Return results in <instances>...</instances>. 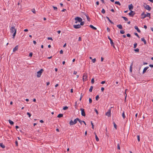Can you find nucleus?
Here are the masks:
<instances>
[{"instance_id": "1", "label": "nucleus", "mask_w": 153, "mask_h": 153, "mask_svg": "<svg viewBox=\"0 0 153 153\" xmlns=\"http://www.w3.org/2000/svg\"><path fill=\"white\" fill-rule=\"evenodd\" d=\"M10 32L11 33H13V38L14 39L16 33V29L15 28L14 26H12L10 28Z\"/></svg>"}, {"instance_id": "2", "label": "nucleus", "mask_w": 153, "mask_h": 153, "mask_svg": "<svg viewBox=\"0 0 153 153\" xmlns=\"http://www.w3.org/2000/svg\"><path fill=\"white\" fill-rule=\"evenodd\" d=\"M77 121H78L81 124H82V122H83V123H84V124L86 125V124L85 122V121H82L81 120H80V119H79V118H76V119H75L74 121H74V125L75 124H76L77 122Z\"/></svg>"}, {"instance_id": "3", "label": "nucleus", "mask_w": 153, "mask_h": 153, "mask_svg": "<svg viewBox=\"0 0 153 153\" xmlns=\"http://www.w3.org/2000/svg\"><path fill=\"white\" fill-rule=\"evenodd\" d=\"M141 16H142L141 19H144L146 17H149L150 18V14L149 13H147V14H146L143 12L141 14Z\"/></svg>"}, {"instance_id": "4", "label": "nucleus", "mask_w": 153, "mask_h": 153, "mask_svg": "<svg viewBox=\"0 0 153 153\" xmlns=\"http://www.w3.org/2000/svg\"><path fill=\"white\" fill-rule=\"evenodd\" d=\"M44 70L43 69H41L39 71L37 72V76L38 77H39L41 76L42 73L43 72Z\"/></svg>"}, {"instance_id": "5", "label": "nucleus", "mask_w": 153, "mask_h": 153, "mask_svg": "<svg viewBox=\"0 0 153 153\" xmlns=\"http://www.w3.org/2000/svg\"><path fill=\"white\" fill-rule=\"evenodd\" d=\"M74 19L76 21L75 22V23H77L78 22H80L82 21V19L81 18L79 17H75Z\"/></svg>"}, {"instance_id": "6", "label": "nucleus", "mask_w": 153, "mask_h": 153, "mask_svg": "<svg viewBox=\"0 0 153 153\" xmlns=\"http://www.w3.org/2000/svg\"><path fill=\"white\" fill-rule=\"evenodd\" d=\"M108 39L110 40V43L111 45L114 48H115L114 45V43L113 42V40L109 36H108Z\"/></svg>"}, {"instance_id": "7", "label": "nucleus", "mask_w": 153, "mask_h": 153, "mask_svg": "<svg viewBox=\"0 0 153 153\" xmlns=\"http://www.w3.org/2000/svg\"><path fill=\"white\" fill-rule=\"evenodd\" d=\"M111 109H109L108 111L106 113L105 115H106L108 116V117H110L111 116Z\"/></svg>"}, {"instance_id": "8", "label": "nucleus", "mask_w": 153, "mask_h": 153, "mask_svg": "<svg viewBox=\"0 0 153 153\" xmlns=\"http://www.w3.org/2000/svg\"><path fill=\"white\" fill-rule=\"evenodd\" d=\"M80 110L81 111V115L82 116H85V112L84 109L82 108H81Z\"/></svg>"}, {"instance_id": "9", "label": "nucleus", "mask_w": 153, "mask_h": 153, "mask_svg": "<svg viewBox=\"0 0 153 153\" xmlns=\"http://www.w3.org/2000/svg\"><path fill=\"white\" fill-rule=\"evenodd\" d=\"M135 14V13L134 12L131 10L130 12L128 13V15L131 16L133 17Z\"/></svg>"}, {"instance_id": "10", "label": "nucleus", "mask_w": 153, "mask_h": 153, "mask_svg": "<svg viewBox=\"0 0 153 153\" xmlns=\"http://www.w3.org/2000/svg\"><path fill=\"white\" fill-rule=\"evenodd\" d=\"M74 27L76 29H78L81 27L80 25H73Z\"/></svg>"}, {"instance_id": "11", "label": "nucleus", "mask_w": 153, "mask_h": 153, "mask_svg": "<svg viewBox=\"0 0 153 153\" xmlns=\"http://www.w3.org/2000/svg\"><path fill=\"white\" fill-rule=\"evenodd\" d=\"M145 7L146 9L148 10L149 11L151 9V7L148 5H146Z\"/></svg>"}, {"instance_id": "12", "label": "nucleus", "mask_w": 153, "mask_h": 153, "mask_svg": "<svg viewBox=\"0 0 153 153\" xmlns=\"http://www.w3.org/2000/svg\"><path fill=\"white\" fill-rule=\"evenodd\" d=\"M87 74L84 73L83 76V78H85V81L87 80L88 76Z\"/></svg>"}, {"instance_id": "13", "label": "nucleus", "mask_w": 153, "mask_h": 153, "mask_svg": "<svg viewBox=\"0 0 153 153\" xmlns=\"http://www.w3.org/2000/svg\"><path fill=\"white\" fill-rule=\"evenodd\" d=\"M133 8V6L132 4L128 5V9L129 10H131Z\"/></svg>"}, {"instance_id": "14", "label": "nucleus", "mask_w": 153, "mask_h": 153, "mask_svg": "<svg viewBox=\"0 0 153 153\" xmlns=\"http://www.w3.org/2000/svg\"><path fill=\"white\" fill-rule=\"evenodd\" d=\"M18 48V45L16 46L15 47L13 48V51L14 52H16Z\"/></svg>"}, {"instance_id": "15", "label": "nucleus", "mask_w": 153, "mask_h": 153, "mask_svg": "<svg viewBox=\"0 0 153 153\" xmlns=\"http://www.w3.org/2000/svg\"><path fill=\"white\" fill-rule=\"evenodd\" d=\"M149 68V67H146L144 68L143 69V74H144L146 72V71L147 69Z\"/></svg>"}, {"instance_id": "16", "label": "nucleus", "mask_w": 153, "mask_h": 153, "mask_svg": "<svg viewBox=\"0 0 153 153\" xmlns=\"http://www.w3.org/2000/svg\"><path fill=\"white\" fill-rule=\"evenodd\" d=\"M133 65V62H132L131 63V64L130 66V72H132V65Z\"/></svg>"}, {"instance_id": "17", "label": "nucleus", "mask_w": 153, "mask_h": 153, "mask_svg": "<svg viewBox=\"0 0 153 153\" xmlns=\"http://www.w3.org/2000/svg\"><path fill=\"white\" fill-rule=\"evenodd\" d=\"M134 28L137 30V31L138 33H140L141 32L140 30V29L138 28V27L137 26H134Z\"/></svg>"}, {"instance_id": "18", "label": "nucleus", "mask_w": 153, "mask_h": 153, "mask_svg": "<svg viewBox=\"0 0 153 153\" xmlns=\"http://www.w3.org/2000/svg\"><path fill=\"white\" fill-rule=\"evenodd\" d=\"M89 27L94 30H97V28L96 27H94L93 25H90Z\"/></svg>"}, {"instance_id": "19", "label": "nucleus", "mask_w": 153, "mask_h": 153, "mask_svg": "<svg viewBox=\"0 0 153 153\" xmlns=\"http://www.w3.org/2000/svg\"><path fill=\"white\" fill-rule=\"evenodd\" d=\"M117 26L118 28L119 29H123L122 26L120 24L117 25Z\"/></svg>"}, {"instance_id": "20", "label": "nucleus", "mask_w": 153, "mask_h": 153, "mask_svg": "<svg viewBox=\"0 0 153 153\" xmlns=\"http://www.w3.org/2000/svg\"><path fill=\"white\" fill-rule=\"evenodd\" d=\"M141 41L144 42V44H146L147 43L146 40L144 38H142L141 39Z\"/></svg>"}, {"instance_id": "21", "label": "nucleus", "mask_w": 153, "mask_h": 153, "mask_svg": "<svg viewBox=\"0 0 153 153\" xmlns=\"http://www.w3.org/2000/svg\"><path fill=\"white\" fill-rule=\"evenodd\" d=\"M69 124L70 126H72L74 125V121L72 120H71L69 123Z\"/></svg>"}, {"instance_id": "22", "label": "nucleus", "mask_w": 153, "mask_h": 153, "mask_svg": "<svg viewBox=\"0 0 153 153\" xmlns=\"http://www.w3.org/2000/svg\"><path fill=\"white\" fill-rule=\"evenodd\" d=\"M106 17L108 19V21L110 23H111V24H114L113 22L111 20H110V19H109V18L107 16H106Z\"/></svg>"}, {"instance_id": "23", "label": "nucleus", "mask_w": 153, "mask_h": 153, "mask_svg": "<svg viewBox=\"0 0 153 153\" xmlns=\"http://www.w3.org/2000/svg\"><path fill=\"white\" fill-rule=\"evenodd\" d=\"M0 146L2 148H5V146L2 143H0Z\"/></svg>"}, {"instance_id": "24", "label": "nucleus", "mask_w": 153, "mask_h": 153, "mask_svg": "<svg viewBox=\"0 0 153 153\" xmlns=\"http://www.w3.org/2000/svg\"><path fill=\"white\" fill-rule=\"evenodd\" d=\"M8 121L11 125H13L14 124V122L10 120H9Z\"/></svg>"}, {"instance_id": "25", "label": "nucleus", "mask_w": 153, "mask_h": 153, "mask_svg": "<svg viewBox=\"0 0 153 153\" xmlns=\"http://www.w3.org/2000/svg\"><path fill=\"white\" fill-rule=\"evenodd\" d=\"M63 116V114H59L57 117H59V118H60V117H62Z\"/></svg>"}, {"instance_id": "26", "label": "nucleus", "mask_w": 153, "mask_h": 153, "mask_svg": "<svg viewBox=\"0 0 153 153\" xmlns=\"http://www.w3.org/2000/svg\"><path fill=\"white\" fill-rule=\"evenodd\" d=\"M122 17L125 21H128V19L125 16H122Z\"/></svg>"}, {"instance_id": "27", "label": "nucleus", "mask_w": 153, "mask_h": 153, "mask_svg": "<svg viewBox=\"0 0 153 153\" xmlns=\"http://www.w3.org/2000/svg\"><path fill=\"white\" fill-rule=\"evenodd\" d=\"M115 4H116L119 5H120L121 4L120 2L119 1H116L115 2Z\"/></svg>"}, {"instance_id": "28", "label": "nucleus", "mask_w": 153, "mask_h": 153, "mask_svg": "<svg viewBox=\"0 0 153 153\" xmlns=\"http://www.w3.org/2000/svg\"><path fill=\"white\" fill-rule=\"evenodd\" d=\"M93 86H91L89 89V91L90 92H91L92 91V89H93Z\"/></svg>"}, {"instance_id": "29", "label": "nucleus", "mask_w": 153, "mask_h": 153, "mask_svg": "<svg viewBox=\"0 0 153 153\" xmlns=\"http://www.w3.org/2000/svg\"><path fill=\"white\" fill-rule=\"evenodd\" d=\"M95 138H96V140L97 141H99V139L95 133Z\"/></svg>"}, {"instance_id": "30", "label": "nucleus", "mask_w": 153, "mask_h": 153, "mask_svg": "<svg viewBox=\"0 0 153 153\" xmlns=\"http://www.w3.org/2000/svg\"><path fill=\"white\" fill-rule=\"evenodd\" d=\"M113 124H114V127L116 129H117V125L115 124V123L114 122H113Z\"/></svg>"}, {"instance_id": "31", "label": "nucleus", "mask_w": 153, "mask_h": 153, "mask_svg": "<svg viewBox=\"0 0 153 153\" xmlns=\"http://www.w3.org/2000/svg\"><path fill=\"white\" fill-rule=\"evenodd\" d=\"M86 17L87 18L88 21L89 22H90V19L88 16V15H86Z\"/></svg>"}, {"instance_id": "32", "label": "nucleus", "mask_w": 153, "mask_h": 153, "mask_svg": "<svg viewBox=\"0 0 153 153\" xmlns=\"http://www.w3.org/2000/svg\"><path fill=\"white\" fill-rule=\"evenodd\" d=\"M122 116L123 119H124L125 118V116L124 111H123L122 113Z\"/></svg>"}, {"instance_id": "33", "label": "nucleus", "mask_w": 153, "mask_h": 153, "mask_svg": "<svg viewBox=\"0 0 153 153\" xmlns=\"http://www.w3.org/2000/svg\"><path fill=\"white\" fill-rule=\"evenodd\" d=\"M68 108V107L66 106L64 107L63 108V110H65L67 109Z\"/></svg>"}, {"instance_id": "34", "label": "nucleus", "mask_w": 153, "mask_h": 153, "mask_svg": "<svg viewBox=\"0 0 153 153\" xmlns=\"http://www.w3.org/2000/svg\"><path fill=\"white\" fill-rule=\"evenodd\" d=\"M134 50L135 52H138L139 51V49L137 48L134 49Z\"/></svg>"}, {"instance_id": "35", "label": "nucleus", "mask_w": 153, "mask_h": 153, "mask_svg": "<svg viewBox=\"0 0 153 153\" xmlns=\"http://www.w3.org/2000/svg\"><path fill=\"white\" fill-rule=\"evenodd\" d=\"M120 33L122 34H124L125 33V32L123 30H121L120 31Z\"/></svg>"}, {"instance_id": "36", "label": "nucleus", "mask_w": 153, "mask_h": 153, "mask_svg": "<svg viewBox=\"0 0 153 153\" xmlns=\"http://www.w3.org/2000/svg\"><path fill=\"white\" fill-rule=\"evenodd\" d=\"M99 95H97L96 97V98H95L96 100H99Z\"/></svg>"}, {"instance_id": "37", "label": "nucleus", "mask_w": 153, "mask_h": 153, "mask_svg": "<svg viewBox=\"0 0 153 153\" xmlns=\"http://www.w3.org/2000/svg\"><path fill=\"white\" fill-rule=\"evenodd\" d=\"M134 34L135 36H137L138 38H140L139 36L138 35V34L137 33H134Z\"/></svg>"}, {"instance_id": "38", "label": "nucleus", "mask_w": 153, "mask_h": 153, "mask_svg": "<svg viewBox=\"0 0 153 153\" xmlns=\"http://www.w3.org/2000/svg\"><path fill=\"white\" fill-rule=\"evenodd\" d=\"M101 12L103 14H104L105 13V10L103 8L102 9L101 11Z\"/></svg>"}, {"instance_id": "39", "label": "nucleus", "mask_w": 153, "mask_h": 153, "mask_svg": "<svg viewBox=\"0 0 153 153\" xmlns=\"http://www.w3.org/2000/svg\"><path fill=\"white\" fill-rule=\"evenodd\" d=\"M137 44L136 43H135L134 45V48H136V47H137Z\"/></svg>"}, {"instance_id": "40", "label": "nucleus", "mask_w": 153, "mask_h": 153, "mask_svg": "<svg viewBox=\"0 0 153 153\" xmlns=\"http://www.w3.org/2000/svg\"><path fill=\"white\" fill-rule=\"evenodd\" d=\"M91 125H92V129H94V125L92 121H91Z\"/></svg>"}, {"instance_id": "41", "label": "nucleus", "mask_w": 153, "mask_h": 153, "mask_svg": "<svg viewBox=\"0 0 153 153\" xmlns=\"http://www.w3.org/2000/svg\"><path fill=\"white\" fill-rule=\"evenodd\" d=\"M32 11L34 14L36 13L35 9H33L32 10Z\"/></svg>"}, {"instance_id": "42", "label": "nucleus", "mask_w": 153, "mask_h": 153, "mask_svg": "<svg viewBox=\"0 0 153 153\" xmlns=\"http://www.w3.org/2000/svg\"><path fill=\"white\" fill-rule=\"evenodd\" d=\"M80 22V26L81 25H84V22Z\"/></svg>"}, {"instance_id": "43", "label": "nucleus", "mask_w": 153, "mask_h": 153, "mask_svg": "<svg viewBox=\"0 0 153 153\" xmlns=\"http://www.w3.org/2000/svg\"><path fill=\"white\" fill-rule=\"evenodd\" d=\"M92 60L93 62L94 63L96 61V59L95 58L92 59Z\"/></svg>"}, {"instance_id": "44", "label": "nucleus", "mask_w": 153, "mask_h": 153, "mask_svg": "<svg viewBox=\"0 0 153 153\" xmlns=\"http://www.w3.org/2000/svg\"><path fill=\"white\" fill-rule=\"evenodd\" d=\"M91 82L92 84H93L94 83V78H92L91 80Z\"/></svg>"}, {"instance_id": "45", "label": "nucleus", "mask_w": 153, "mask_h": 153, "mask_svg": "<svg viewBox=\"0 0 153 153\" xmlns=\"http://www.w3.org/2000/svg\"><path fill=\"white\" fill-rule=\"evenodd\" d=\"M33 53H32V52H30V53H29V56L30 57H32V55H33Z\"/></svg>"}, {"instance_id": "46", "label": "nucleus", "mask_w": 153, "mask_h": 153, "mask_svg": "<svg viewBox=\"0 0 153 153\" xmlns=\"http://www.w3.org/2000/svg\"><path fill=\"white\" fill-rule=\"evenodd\" d=\"M89 102L90 103H91L92 102V100L91 98H89Z\"/></svg>"}, {"instance_id": "47", "label": "nucleus", "mask_w": 153, "mask_h": 153, "mask_svg": "<svg viewBox=\"0 0 153 153\" xmlns=\"http://www.w3.org/2000/svg\"><path fill=\"white\" fill-rule=\"evenodd\" d=\"M54 10H57V8L56 7H54V6H53Z\"/></svg>"}, {"instance_id": "48", "label": "nucleus", "mask_w": 153, "mask_h": 153, "mask_svg": "<svg viewBox=\"0 0 153 153\" xmlns=\"http://www.w3.org/2000/svg\"><path fill=\"white\" fill-rule=\"evenodd\" d=\"M137 138L138 141L139 142L140 141V137L139 135H137Z\"/></svg>"}, {"instance_id": "49", "label": "nucleus", "mask_w": 153, "mask_h": 153, "mask_svg": "<svg viewBox=\"0 0 153 153\" xmlns=\"http://www.w3.org/2000/svg\"><path fill=\"white\" fill-rule=\"evenodd\" d=\"M27 114L28 116L29 117H30V116H31V114L30 113H29V112H27Z\"/></svg>"}, {"instance_id": "50", "label": "nucleus", "mask_w": 153, "mask_h": 153, "mask_svg": "<svg viewBox=\"0 0 153 153\" xmlns=\"http://www.w3.org/2000/svg\"><path fill=\"white\" fill-rule=\"evenodd\" d=\"M94 110L95 111L97 114H98V111L97 110V109H96V108H95Z\"/></svg>"}, {"instance_id": "51", "label": "nucleus", "mask_w": 153, "mask_h": 153, "mask_svg": "<svg viewBox=\"0 0 153 153\" xmlns=\"http://www.w3.org/2000/svg\"><path fill=\"white\" fill-rule=\"evenodd\" d=\"M117 149H118L120 150V145L119 144H118L117 145Z\"/></svg>"}, {"instance_id": "52", "label": "nucleus", "mask_w": 153, "mask_h": 153, "mask_svg": "<svg viewBox=\"0 0 153 153\" xmlns=\"http://www.w3.org/2000/svg\"><path fill=\"white\" fill-rule=\"evenodd\" d=\"M15 143H16V146H18V141L17 140H16L15 141Z\"/></svg>"}, {"instance_id": "53", "label": "nucleus", "mask_w": 153, "mask_h": 153, "mask_svg": "<svg viewBox=\"0 0 153 153\" xmlns=\"http://www.w3.org/2000/svg\"><path fill=\"white\" fill-rule=\"evenodd\" d=\"M126 36L128 37H131V35L129 33H128L126 34Z\"/></svg>"}, {"instance_id": "54", "label": "nucleus", "mask_w": 153, "mask_h": 153, "mask_svg": "<svg viewBox=\"0 0 153 153\" xmlns=\"http://www.w3.org/2000/svg\"><path fill=\"white\" fill-rule=\"evenodd\" d=\"M48 40H53V39H52V38L51 37H48Z\"/></svg>"}, {"instance_id": "55", "label": "nucleus", "mask_w": 153, "mask_h": 153, "mask_svg": "<svg viewBox=\"0 0 153 153\" xmlns=\"http://www.w3.org/2000/svg\"><path fill=\"white\" fill-rule=\"evenodd\" d=\"M59 52H60V54H62V53H63V51H62V50H61Z\"/></svg>"}, {"instance_id": "56", "label": "nucleus", "mask_w": 153, "mask_h": 153, "mask_svg": "<svg viewBox=\"0 0 153 153\" xmlns=\"http://www.w3.org/2000/svg\"><path fill=\"white\" fill-rule=\"evenodd\" d=\"M104 90V88L103 87H102L101 88V90L103 92V91Z\"/></svg>"}, {"instance_id": "57", "label": "nucleus", "mask_w": 153, "mask_h": 153, "mask_svg": "<svg viewBox=\"0 0 153 153\" xmlns=\"http://www.w3.org/2000/svg\"><path fill=\"white\" fill-rule=\"evenodd\" d=\"M105 83V81H102L101 82V84H104Z\"/></svg>"}, {"instance_id": "58", "label": "nucleus", "mask_w": 153, "mask_h": 153, "mask_svg": "<svg viewBox=\"0 0 153 153\" xmlns=\"http://www.w3.org/2000/svg\"><path fill=\"white\" fill-rule=\"evenodd\" d=\"M107 30L108 32H109L110 30V28L108 27L107 28Z\"/></svg>"}, {"instance_id": "59", "label": "nucleus", "mask_w": 153, "mask_h": 153, "mask_svg": "<svg viewBox=\"0 0 153 153\" xmlns=\"http://www.w3.org/2000/svg\"><path fill=\"white\" fill-rule=\"evenodd\" d=\"M104 58L102 57H101V62H102Z\"/></svg>"}, {"instance_id": "60", "label": "nucleus", "mask_w": 153, "mask_h": 153, "mask_svg": "<svg viewBox=\"0 0 153 153\" xmlns=\"http://www.w3.org/2000/svg\"><path fill=\"white\" fill-rule=\"evenodd\" d=\"M149 66L151 68H153V65L150 64L149 65Z\"/></svg>"}, {"instance_id": "61", "label": "nucleus", "mask_w": 153, "mask_h": 153, "mask_svg": "<svg viewBox=\"0 0 153 153\" xmlns=\"http://www.w3.org/2000/svg\"><path fill=\"white\" fill-rule=\"evenodd\" d=\"M81 41V38L80 37H79V38L78 41Z\"/></svg>"}, {"instance_id": "62", "label": "nucleus", "mask_w": 153, "mask_h": 153, "mask_svg": "<svg viewBox=\"0 0 153 153\" xmlns=\"http://www.w3.org/2000/svg\"><path fill=\"white\" fill-rule=\"evenodd\" d=\"M33 43L34 45H36V42L35 41H33Z\"/></svg>"}, {"instance_id": "63", "label": "nucleus", "mask_w": 153, "mask_h": 153, "mask_svg": "<svg viewBox=\"0 0 153 153\" xmlns=\"http://www.w3.org/2000/svg\"><path fill=\"white\" fill-rule=\"evenodd\" d=\"M57 32L58 34H60L61 32V31L60 30H58L57 31Z\"/></svg>"}, {"instance_id": "64", "label": "nucleus", "mask_w": 153, "mask_h": 153, "mask_svg": "<svg viewBox=\"0 0 153 153\" xmlns=\"http://www.w3.org/2000/svg\"><path fill=\"white\" fill-rule=\"evenodd\" d=\"M96 4L97 5H98L99 4V2L98 1H97L96 2Z\"/></svg>"}]
</instances>
